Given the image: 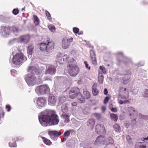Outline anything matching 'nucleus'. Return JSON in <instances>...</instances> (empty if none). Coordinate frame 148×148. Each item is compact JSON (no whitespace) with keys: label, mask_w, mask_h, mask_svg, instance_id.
<instances>
[{"label":"nucleus","mask_w":148,"mask_h":148,"mask_svg":"<svg viewBox=\"0 0 148 148\" xmlns=\"http://www.w3.org/2000/svg\"><path fill=\"white\" fill-rule=\"evenodd\" d=\"M38 118L40 123L43 126L57 125L59 122L58 116L52 110H47L41 112Z\"/></svg>","instance_id":"1"},{"label":"nucleus","mask_w":148,"mask_h":148,"mask_svg":"<svg viewBox=\"0 0 148 148\" xmlns=\"http://www.w3.org/2000/svg\"><path fill=\"white\" fill-rule=\"evenodd\" d=\"M27 71L28 72H31L32 73L26 74L24 76V79L29 86H32L37 83V79L34 74L37 73L38 69L35 67L31 66L28 67Z\"/></svg>","instance_id":"2"},{"label":"nucleus","mask_w":148,"mask_h":148,"mask_svg":"<svg viewBox=\"0 0 148 148\" xmlns=\"http://www.w3.org/2000/svg\"><path fill=\"white\" fill-rule=\"evenodd\" d=\"M19 31L18 28L14 26H6L2 25L0 26V34L4 38H8L9 36L13 33L17 35Z\"/></svg>","instance_id":"3"},{"label":"nucleus","mask_w":148,"mask_h":148,"mask_svg":"<svg viewBox=\"0 0 148 148\" xmlns=\"http://www.w3.org/2000/svg\"><path fill=\"white\" fill-rule=\"evenodd\" d=\"M69 97L72 99L75 98L77 96L78 100V102L80 103H84L85 100L83 97H82L81 94L80 93L79 88L76 87L71 88L69 92Z\"/></svg>","instance_id":"4"},{"label":"nucleus","mask_w":148,"mask_h":148,"mask_svg":"<svg viewBox=\"0 0 148 148\" xmlns=\"http://www.w3.org/2000/svg\"><path fill=\"white\" fill-rule=\"evenodd\" d=\"M27 60L26 57L22 53H16L14 55L12 58V62L14 64L18 65L25 62Z\"/></svg>","instance_id":"5"},{"label":"nucleus","mask_w":148,"mask_h":148,"mask_svg":"<svg viewBox=\"0 0 148 148\" xmlns=\"http://www.w3.org/2000/svg\"><path fill=\"white\" fill-rule=\"evenodd\" d=\"M36 93L38 95L48 94L50 92L49 87L47 84H44L38 86L35 90Z\"/></svg>","instance_id":"6"},{"label":"nucleus","mask_w":148,"mask_h":148,"mask_svg":"<svg viewBox=\"0 0 148 148\" xmlns=\"http://www.w3.org/2000/svg\"><path fill=\"white\" fill-rule=\"evenodd\" d=\"M122 94L121 95V97L122 99L121 100V104L127 103H129L130 102V100L128 99L129 93L127 90L126 88H122Z\"/></svg>","instance_id":"7"},{"label":"nucleus","mask_w":148,"mask_h":148,"mask_svg":"<svg viewBox=\"0 0 148 148\" xmlns=\"http://www.w3.org/2000/svg\"><path fill=\"white\" fill-rule=\"evenodd\" d=\"M73 41V38L71 37L69 38L64 37L63 38L62 40V46L63 48L66 49L70 45V44Z\"/></svg>","instance_id":"8"},{"label":"nucleus","mask_w":148,"mask_h":148,"mask_svg":"<svg viewBox=\"0 0 148 148\" xmlns=\"http://www.w3.org/2000/svg\"><path fill=\"white\" fill-rule=\"evenodd\" d=\"M69 66L70 68L69 71V74L71 76L75 77L78 73L79 70L78 67L73 64H69Z\"/></svg>","instance_id":"9"},{"label":"nucleus","mask_w":148,"mask_h":148,"mask_svg":"<svg viewBox=\"0 0 148 148\" xmlns=\"http://www.w3.org/2000/svg\"><path fill=\"white\" fill-rule=\"evenodd\" d=\"M62 120L60 123L61 126H64L69 121V115L66 113H63L61 116Z\"/></svg>","instance_id":"10"},{"label":"nucleus","mask_w":148,"mask_h":148,"mask_svg":"<svg viewBox=\"0 0 148 148\" xmlns=\"http://www.w3.org/2000/svg\"><path fill=\"white\" fill-rule=\"evenodd\" d=\"M56 68L55 66L52 65H48L47 67L45 74L53 75L55 74Z\"/></svg>","instance_id":"11"},{"label":"nucleus","mask_w":148,"mask_h":148,"mask_svg":"<svg viewBox=\"0 0 148 148\" xmlns=\"http://www.w3.org/2000/svg\"><path fill=\"white\" fill-rule=\"evenodd\" d=\"M94 144L96 145H100L101 144L107 145L108 144V142L105 141V138L103 136H101L97 138L95 141Z\"/></svg>","instance_id":"12"},{"label":"nucleus","mask_w":148,"mask_h":148,"mask_svg":"<svg viewBox=\"0 0 148 148\" xmlns=\"http://www.w3.org/2000/svg\"><path fill=\"white\" fill-rule=\"evenodd\" d=\"M37 107L40 108L44 106L46 104V99L44 97H39L37 100Z\"/></svg>","instance_id":"13"},{"label":"nucleus","mask_w":148,"mask_h":148,"mask_svg":"<svg viewBox=\"0 0 148 148\" xmlns=\"http://www.w3.org/2000/svg\"><path fill=\"white\" fill-rule=\"evenodd\" d=\"M57 102V97L52 95H50L48 99V103L49 105L55 106Z\"/></svg>","instance_id":"14"},{"label":"nucleus","mask_w":148,"mask_h":148,"mask_svg":"<svg viewBox=\"0 0 148 148\" xmlns=\"http://www.w3.org/2000/svg\"><path fill=\"white\" fill-rule=\"evenodd\" d=\"M95 131L98 134H105L106 133L103 125L100 124H98L96 125Z\"/></svg>","instance_id":"15"},{"label":"nucleus","mask_w":148,"mask_h":148,"mask_svg":"<svg viewBox=\"0 0 148 148\" xmlns=\"http://www.w3.org/2000/svg\"><path fill=\"white\" fill-rule=\"evenodd\" d=\"M48 134L51 138L53 140H56L59 136L58 132L55 131L49 130L48 131Z\"/></svg>","instance_id":"16"},{"label":"nucleus","mask_w":148,"mask_h":148,"mask_svg":"<svg viewBox=\"0 0 148 148\" xmlns=\"http://www.w3.org/2000/svg\"><path fill=\"white\" fill-rule=\"evenodd\" d=\"M54 47V46L53 42H48L47 44L46 51L47 54H49L52 51Z\"/></svg>","instance_id":"17"},{"label":"nucleus","mask_w":148,"mask_h":148,"mask_svg":"<svg viewBox=\"0 0 148 148\" xmlns=\"http://www.w3.org/2000/svg\"><path fill=\"white\" fill-rule=\"evenodd\" d=\"M135 148H148V142H138L135 144Z\"/></svg>","instance_id":"18"},{"label":"nucleus","mask_w":148,"mask_h":148,"mask_svg":"<svg viewBox=\"0 0 148 148\" xmlns=\"http://www.w3.org/2000/svg\"><path fill=\"white\" fill-rule=\"evenodd\" d=\"M127 110L128 113L129 114V116L130 117L131 119H132V118L131 116H134L136 117V114H135L136 113V111L134 110V109L132 107H130L128 108Z\"/></svg>","instance_id":"19"},{"label":"nucleus","mask_w":148,"mask_h":148,"mask_svg":"<svg viewBox=\"0 0 148 148\" xmlns=\"http://www.w3.org/2000/svg\"><path fill=\"white\" fill-rule=\"evenodd\" d=\"M69 57L66 55H65L63 56L62 58H61V53L59 54L57 56V59L59 61H61L60 63H63V62H63H66L68 60Z\"/></svg>","instance_id":"20"},{"label":"nucleus","mask_w":148,"mask_h":148,"mask_svg":"<svg viewBox=\"0 0 148 148\" xmlns=\"http://www.w3.org/2000/svg\"><path fill=\"white\" fill-rule=\"evenodd\" d=\"M29 37L28 35L21 36L19 37V40L21 42L27 43L29 40Z\"/></svg>","instance_id":"21"},{"label":"nucleus","mask_w":148,"mask_h":148,"mask_svg":"<svg viewBox=\"0 0 148 148\" xmlns=\"http://www.w3.org/2000/svg\"><path fill=\"white\" fill-rule=\"evenodd\" d=\"M131 74L130 72L128 75H126L125 76L123 77V83L124 84H127L130 81V79L131 77Z\"/></svg>","instance_id":"22"},{"label":"nucleus","mask_w":148,"mask_h":148,"mask_svg":"<svg viewBox=\"0 0 148 148\" xmlns=\"http://www.w3.org/2000/svg\"><path fill=\"white\" fill-rule=\"evenodd\" d=\"M90 55L91 59L93 64H97V61L96 60L94 52L92 50L90 51Z\"/></svg>","instance_id":"23"},{"label":"nucleus","mask_w":148,"mask_h":148,"mask_svg":"<svg viewBox=\"0 0 148 148\" xmlns=\"http://www.w3.org/2000/svg\"><path fill=\"white\" fill-rule=\"evenodd\" d=\"M34 48V46L32 44L29 45L27 48V53L28 56L29 58H31L32 57V55L33 53Z\"/></svg>","instance_id":"24"},{"label":"nucleus","mask_w":148,"mask_h":148,"mask_svg":"<svg viewBox=\"0 0 148 148\" xmlns=\"http://www.w3.org/2000/svg\"><path fill=\"white\" fill-rule=\"evenodd\" d=\"M121 59L122 62L125 64L128 63L130 61V59L126 57L122 52H121Z\"/></svg>","instance_id":"25"},{"label":"nucleus","mask_w":148,"mask_h":148,"mask_svg":"<svg viewBox=\"0 0 148 148\" xmlns=\"http://www.w3.org/2000/svg\"><path fill=\"white\" fill-rule=\"evenodd\" d=\"M97 86V84L95 83L93 84L92 87V93L93 95L95 96L97 95L99 92L98 90L96 88Z\"/></svg>","instance_id":"26"},{"label":"nucleus","mask_w":148,"mask_h":148,"mask_svg":"<svg viewBox=\"0 0 148 148\" xmlns=\"http://www.w3.org/2000/svg\"><path fill=\"white\" fill-rule=\"evenodd\" d=\"M83 95L84 96L82 97H83L85 100V98L88 99L90 97V94L89 92L86 89H84L83 90Z\"/></svg>","instance_id":"27"},{"label":"nucleus","mask_w":148,"mask_h":148,"mask_svg":"<svg viewBox=\"0 0 148 148\" xmlns=\"http://www.w3.org/2000/svg\"><path fill=\"white\" fill-rule=\"evenodd\" d=\"M104 79V76L102 73H98V80L99 84H102Z\"/></svg>","instance_id":"28"},{"label":"nucleus","mask_w":148,"mask_h":148,"mask_svg":"<svg viewBox=\"0 0 148 148\" xmlns=\"http://www.w3.org/2000/svg\"><path fill=\"white\" fill-rule=\"evenodd\" d=\"M47 44L44 43H41L39 44L38 47L40 49L41 51H45L47 47Z\"/></svg>","instance_id":"29"},{"label":"nucleus","mask_w":148,"mask_h":148,"mask_svg":"<svg viewBox=\"0 0 148 148\" xmlns=\"http://www.w3.org/2000/svg\"><path fill=\"white\" fill-rule=\"evenodd\" d=\"M107 71L105 67L103 66H100L98 70V73H103V74H106Z\"/></svg>","instance_id":"30"},{"label":"nucleus","mask_w":148,"mask_h":148,"mask_svg":"<svg viewBox=\"0 0 148 148\" xmlns=\"http://www.w3.org/2000/svg\"><path fill=\"white\" fill-rule=\"evenodd\" d=\"M95 123V119H91L88 121L87 125L91 127H93Z\"/></svg>","instance_id":"31"},{"label":"nucleus","mask_w":148,"mask_h":148,"mask_svg":"<svg viewBox=\"0 0 148 148\" xmlns=\"http://www.w3.org/2000/svg\"><path fill=\"white\" fill-rule=\"evenodd\" d=\"M34 17V22L36 26L38 25L40 23V20L38 17L36 15H33Z\"/></svg>","instance_id":"32"},{"label":"nucleus","mask_w":148,"mask_h":148,"mask_svg":"<svg viewBox=\"0 0 148 148\" xmlns=\"http://www.w3.org/2000/svg\"><path fill=\"white\" fill-rule=\"evenodd\" d=\"M42 138L45 144L48 145H50L51 144V142L49 139L43 137H42Z\"/></svg>","instance_id":"33"},{"label":"nucleus","mask_w":148,"mask_h":148,"mask_svg":"<svg viewBox=\"0 0 148 148\" xmlns=\"http://www.w3.org/2000/svg\"><path fill=\"white\" fill-rule=\"evenodd\" d=\"M71 131V130H68L64 133L63 135V139L64 140H66L68 137L69 136L70 134Z\"/></svg>","instance_id":"34"},{"label":"nucleus","mask_w":148,"mask_h":148,"mask_svg":"<svg viewBox=\"0 0 148 148\" xmlns=\"http://www.w3.org/2000/svg\"><path fill=\"white\" fill-rule=\"evenodd\" d=\"M61 110L63 113H65L68 111L67 106L66 104H63L61 107Z\"/></svg>","instance_id":"35"},{"label":"nucleus","mask_w":148,"mask_h":148,"mask_svg":"<svg viewBox=\"0 0 148 148\" xmlns=\"http://www.w3.org/2000/svg\"><path fill=\"white\" fill-rule=\"evenodd\" d=\"M110 117L111 119L114 121H116L117 120L118 116L116 114H110Z\"/></svg>","instance_id":"36"},{"label":"nucleus","mask_w":148,"mask_h":148,"mask_svg":"<svg viewBox=\"0 0 148 148\" xmlns=\"http://www.w3.org/2000/svg\"><path fill=\"white\" fill-rule=\"evenodd\" d=\"M48 27L49 30L52 32H54L56 30V28L54 26L52 25L51 24L48 26Z\"/></svg>","instance_id":"37"},{"label":"nucleus","mask_w":148,"mask_h":148,"mask_svg":"<svg viewBox=\"0 0 148 148\" xmlns=\"http://www.w3.org/2000/svg\"><path fill=\"white\" fill-rule=\"evenodd\" d=\"M66 100V98L65 97H59L58 99V103H62L64 102Z\"/></svg>","instance_id":"38"},{"label":"nucleus","mask_w":148,"mask_h":148,"mask_svg":"<svg viewBox=\"0 0 148 148\" xmlns=\"http://www.w3.org/2000/svg\"><path fill=\"white\" fill-rule=\"evenodd\" d=\"M9 146L10 147H16L17 146L15 142H12L9 143Z\"/></svg>","instance_id":"39"},{"label":"nucleus","mask_w":148,"mask_h":148,"mask_svg":"<svg viewBox=\"0 0 148 148\" xmlns=\"http://www.w3.org/2000/svg\"><path fill=\"white\" fill-rule=\"evenodd\" d=\"M19 12L18 9L17 8L14 9L12 11V13L13 14L16 15L18 14Z\"/></svg>","instance_id":"40"},{"label":"nucleus","mask_w":148,"mask_h":148,"mask_svg":"<svg viewBox=\"0 0 148 148\" xmlns=\"http://www.w3.org/2000/svg\"><path fill=\"white\" fill-rule=\"evenodd\" d=\"M114 128L116 131L117 132H119L120 127L119 125L116 124L114 125Z\"/></svg>","instance_id":"41"},{"label":"nucleus","mask_w":148,"mask_h":148,"mask_svg":"<svg viewBox=\"0 0 148 148\" xmlns=\"http://www.w3.org/2000/svg\"><path fill=\"white\" fill-rule=\"evenodd\" d=\"M94 116L98 120L102 118L101 115L100 113H95L94 114Z\"/></svg>","instance_id":"42"},{"label":"nucleus","mask_w":148,"mask_h":148,"mask_svg":"<svg viewBox=\"0 0 148 148\" xmlns=\"http://www.w3.org/2000/svg\"><path fill=\"white\" fill-rule=\"evenodd\" d=\"M46 15L48 18V19L49 20H50L51 19V16L49 13V12L47 11V10H46L45 11Z\"/></svg>","instance_id":"43"},{"label":"nucleus","mask_w":148,"mask_h":148,"mask_svg":"<svg viewBox=\"0 0 148 148\" xmlns=\"http://www.w3.org/2000/svg\"><path fill=\"white\" fill-rule=\"evenodd\" d=\"M79 31V28L77 27H74L73 28V31L74 33L76 35L78 33Z\"/></svg>","instance_id":"44"},{"label":"nucleus","mask_w":148,"mask_h":148,"mask_svg":"<svg viewBox=\"0 0 148 148\" xmlns=\"http://www.w3.org/2000/svg\"><path fill=\"white\" fill-rule=\"evenodd\" d=\"M126 139L127 140L128 142L130 144L132 143V139L129 135H127L126 136Z\"/></svg>","instance_id":"45"},{"label":"nucleus","mask_w":148,"mask_h":148,"mask_svg":"<svg viewBox=\"0 0 148 148\" xmlns=\"http://www.w3.org/2000/svg\"><path fill=\"white\" fill-rule=\"evenodd\" d=\"M5 108L6 110L8 112H10L11 109V106L8 104L6 105Z\"/></svg>","instance_id":"46"},{"label":"nucleus","mask_w":148,"mask_h":148,"mask_svg":"<svg viewBox=\"0 0 148 148\" xmlns=\"http://www.w3.org/2000/svg\"><path fill=\"white\" fill-rule=\"evenodd\" d=\"M143 96L144 97H148V90H145L144 94H143Z\"/></svg>","instance_id":"47"},{"label":"nucleus","mask_w":148,"mask_h":148,"mask_svg":"<svg viewBox=\"0 0 148 148\" xmlns=\"http://www.w3.org/2000/svg\"><path fill=\"white\" fill-rule=\"evenodd\" d=\"M110 99V98L109 97H106L105 98L104 101H103L104 103L105 104L106 103H107V102H108V100Z\"/></svg>","instance_id":"48"},{"label":"nucleus","mask_w":148,"mask_h":148,"mask_svg":"<svg viewBox=\"0 0 148 148\" xmlns=\"http://www.w3.org/2000/svg\"><path fill=\"white\" fill-rule=\"evenodd\" d=\"M108 141L109 143L113 144L114 143V142L113 139L111 137H110L108 139Z\"/></svg>","instance_id":"49"},{"label":"nucleus","mask_w":148,"mask_h":148,"mask_svg":"<svg viewBox=\"0 0 148 148\" xmlns=\"http://www.w3.org/2000/svg\"><path fill=\"white\" fill-rule=\"evenodd\" d=\"M84 63L85 65L86 68L88 70L90 69V66H89L87 62L86 61H85L84 62Z\"/></svg>","instance_id":"50"},{"label":"nucleus","mask_w":148,"mask_h":148,"mask_svg":"<svg viewBox=\"0 0 148 148\" xmlns=\"http://www.w3.org/2000/svg\"><path fill=\"white\" fill-rule=\"evenodd\" d=\"M75 62V60L73 58H71L70 59V61L68 62L69 66V64H70L72 62L74 63Z\"/></svg>","instance_id":"51"},{"label":"nucleus","mask_w":148,"mask_h":148,"mask_svg":"<svg viewBox=\"0 0 148 148\" xmlns=\"http://www.w3.org/2000/svg\"><path fill=\"white\" fill-rule=\"evenodd\" d=\"M11 73L13 76H14L15 74L17 73L16 71L15 70H13L11 71Z\"/></svg>","instance_id":"52"},{"label":"nucleus","mask_w":148,"mask_h":148,"mask_svg":"<svg viewBox=\"0 0 148 148\" xmlns=\"http://www.w3.org/2000/svg\"><path fill=\"white\" fill-rule=\"evenodd\" d=\"M110 110H111V111L114 112H116L117 111V110L116 108H112Z\"/></svg>","instance_id":"53"},{"label":"nucleus","mask_w":148,"mask_h":148,"mask_svg":"<svg viewBox=\"0 0 148 148\" xmlns=\"http://www.w3.org/2000/svg\"><path fill=\"white\" fill-rule=\"evenodd\" d=\"M106 110V107L105 106H103L101 108V111L103 112H104Z\"/></svg>","instance_id":"54"},{"label":"nucleus","mask_w":148,"mask_h":148,"mask_svg":"<svg viewBox=\"0 0 148 148\" xmlns=\"http://www.w3.org/2000/svg\"><path fill=\"white\" fill-rule=\"evenodd\" d=\"M108 93V90L106 88H105L104 90V94L105 95H107Z\"/></svg>","instance_id":"55"},{"label":"nucleus","mask_w":148,"mask_h":148,"mask_svg":"<svg viewBox=\"0 0 148 148\" xmlns=\"http://www.w3.org/2000/svg\"><path fill=\"white\" fill-rule=\"evenodd\" d=\"M82 83H83V81H82V80L81 79H79L77 83L78 84H82Z\"/></svg>","instance_id":"56"},{"label":"nucleus","mask_w":148,"mask_h":148,"mask_svg":"<svg viewBox=\"0 0 148 148\" xmlns=\"http://www.w3.org/2000/svg\"><path fill=\"white\" fill-rule=\"evenodd\" d=\"M130 125L129 123H125L124 124V125L127 128Z\"/></svg>","instance_id":"57"},{"label":"nucleus","mask_w":148,"mask_h":148,"mask_svg":"<svg viewBox=\"0 0 148 148\" xmlns=\"http://www.w3.org/2000/svg\"><path fill=\"white\" fill-rule=\"evenodd\" d=\"M16 39H14L12 40H10L9 42V43L11 44L13 43L15 40H16Z\"/></svg>","instance_id":"58"},{"label":"nucleus","mask_w":148,"mask_h":148,"mask_svg":"<svg viewBox=\"0 0 148 148\" xmlns=\"http://www.w3.org/2000/svg\"><path fill=\"white\" fill-rule=\"evenodd\" d=\"M71 105L73 106H76L77 105V103L76 102H75L72 103Z\"/></svg>","instance_id":"59"},{"label":"nucleus","mask_w":148,"mask_h":148,"mask_svg":"<svg viewBox=\"0 0 148 148\" xmlns=\"http://www.w3.org/2000/svg\"><path fill=\"white\" fill-rule=\"evenodd\" d=\"M112 104H110L109 105V108L111 110V109L112 108Z\"/></svg>","instance_id":"60"},{"label":"nucleus","mask_w":148,"mask_h":148,"mask_svg":"<svg viewBox=\"0 0 148 148\" xmlns=\"http://www.w3.org/2000/svg\"><path fill=\"white\" fill-rule=\"evenodd\" d=\"M146 140H148V136H147L146 138H144V139L143 140V141Z\"/></svg>","instance_id":"61"},{"label":"nucleus","mask_w":148,"mask_h":148,"mask_svg":"<svg viewBox=\"0 0 148 148\" xmlns=\"http://www.w3.org/2000/svg\"><path fill=\"white\" fill-rule=\"evenodd\" d=\"M83 33V32L82 31H81L78 34L79 35H80V34H82Z\"/></svg>","instance_id":"62"},{"label":"nucleus","mask_w":148,"mask_h":148,"mask_svg":"<svg viewBox=\"0 0 148 148\" xmlns=\"http://www.w3.org/2000/svg\"><path fill=\"white\" fill-rule=\"evenodd\" d=\"M25 7H24V8H22V10H25Z\"/></svg>","instance_id":"63"},{"label":"nucleus","mask_w":148,"mask_h":148,"mask_svg":"<svg viewBox=\"0 0 148 148\" xmlns=\"http://www.w3.org/2000/svg\"><path fill=\"white\" fill-rule=\"evenodd\" d=\"M135 118H134L132 120H135Z\"/></svg>","instance_id":"64"}]
</instances>
